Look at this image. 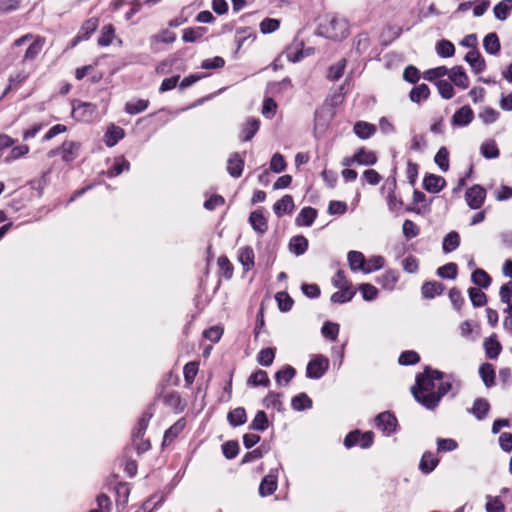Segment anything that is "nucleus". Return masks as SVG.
<instances>
[{"label": "nucleus", "mask_w": 512, "mask_h": 512, "mask_svg": "<svg viewBox=\"0 0 512 512\" xmlns=\"http://www.w3.org/2000/svg\"><path fill=\"white\" fill-rule=\"evenodd\" d=\"M442 372L426 368L424 373L416 378V384L411 388L414 398L428 409L435 408L440 399L451 389V384L441 382Z\"/></svg>", "instance_id": "f257e3e1"}, {"label": "nucleus", "mask_w": 512, "mask_h": 512, "mask_svg": "<svg viewBox=\"0 0 512 512\" xmlns=\"http://www.w3.org/2000/svg\"><path fill=\"white\" fill-rule=\"evenodd\" d=\"M320 33L332 40H342L349 35V25L345 18L331 15L321 23Z\"/></svg>", "instance_id": "f03ea898"}, {"label": "nucleus", "mask_w": 512, "mask_h": 512, "mask_svg": "<svg viewBox=\"0 0 512 512\" xmlns=\"http://www.w3.org/2000/svg\"><path fill=\"white\" fill-rule=\"evenodd\" d=\"M329 367V360L322 356L316 355L307 365L306 375L308 378H321Z\"/></svg>", "instance_id": "7ed1b4c3"}, {"label": "nucleus", "mask_w": 512, "mask_h": 512, "mask_svg": "<svg viewBox=\"0 0 512 512\" xmlns=\"http://www.w3.org/2000/svg\"><path fill=\"white\" fill-rule=\"evenodd\" d=\"M372 433L361 434L359 431L350 432L344 439V445L347 448L359 445L362 448H368L372 444Z\"/></svg>", "instance_id": "20e7f679"}, {"label": "nucleus", "mask_w": 512, "mask_h": 512, "mask_svg": "<svg viewBox=\"0 0 512 512\" xmlns=\"http://www.w3.org/2000/svg\"><path fill=\"white\" fill-rule=\"evenodd\" d=\"M376 426L387 435H390L396 430L397 419L390 412L380 413L376 419Z\"/></svg>", "instance_id": "39448f33"}, {"label": "nucleus", "mask_w": 512, "mask_h": 512, "mask_svg": "<svg viewBox=\"0 0 512 512\" xmlns=\"http://www.w3.org/2000/svg\"><path fill=\"white\" fill-rule=\"evenodd\" d=\"M98 25L99 20L96 17H91L88 20H86L82 24L77 36L74 38L73 45L80 41L88 40L90 36L97 30Z\"/></svg>", "instance_id": "423d86ee"}, {"label": "nucleus", "mask_w": 512, "mask_h": 512, "mask_svg": "<svg viewBox=\"0 0 512 512\" xmlns=\"http://www.w3.org/2000/svg\"><path fill=\"white\" fill-rule=\"evenodd\" d=\"M473 119V110L469 106H462L452 116L451 124L453 126L464 127L469 125Z\"/></svg>", "instance_id": "0eeeda50"}, {"label": "nucleus", "mask_w": 512, "mask_h": 512, "mask_svg": "<svg viewBox=\"0 0 512 512\" xmlns=\"http://www.w3.org/2000/svg\"><path fill=\"white\" fill-rule=\"evenodd\" d=\"M448 77L451 83L460 89L464 90L469 87V78L462 66H455L449 69Z\"/></svg>", "instance_id": "6e6552de"}, {"label": "nucleus", "mask_w": 512, "mask_h": 512, "mask_svg": "<svg viewBox=\"0 0 512 512\" xmlns=\"http://www.w3.org/2000/svg\"><path fill=\"white\" fill-rule=\"evenodd\" d=\"M96 114V106L91 103H80L73 108L72 115L79 121H90Z\"/></svg>", "instance_id": "1a4fd4ad"}, {"label": "nucleus", "mask_w": 512, "mask_h": 512, "mask_svg": "<svg viewBox=\"0 0 512 512\" xmlns=\"http://www.w3.org/2000/svg\"><path fill=\"white\" fill-rule=\"evenodd\" d=\"M61 158L64 162L70 163L74 161L80 150V143L75 141H64L60 147Z\"/></svg>", "instance_id": "9d476101"}, {"label": "nucleus", "mask_w": 512, "mask_h": 512, "mask_svg": "<svg viewBox=\"0 0 512 512\" xmlns=\"http://www.w3.org/2000/svg\"><path fill=\"white\" fill-rule=\"evenodd\" d=\"M465 60L476 74L481 73L486 68L485 60L477 50L469 51L465 56Z\"/></svg>", "instance_id": "9b49d317"}, {"label": "nucleus", "mask_w": 512, "mask_h": 512, "mask_svg": "<svg viewBox=\"0 0 512 512\" xmlns=\"http://www.w3.org/2000/svg\"><path fill=\"white\" fill-rule=\"evenodd\" d=\"M244 167V159L238 154L233 153L227 161V171L233 177H239Z\"/></svg>", "instance_id": "f8f14e48"}, {"label": "nucleus", "mask_w": 512, "mask_h": 512, "mask_svg": "<svg viewBox=\"0 0 512 512\" xmlns=\"http://www.w3.org/2000/svg\"><path fill=\"white\" fill-rule=\"evenodd\" d=\"M259 120L254 118H249L246 120V122L242 125L241 133H240V139L242 141H249L253 138V136L257 133L259 130Z\"/></svg>", "instance_id": "ddd939ff"}, {"label": "nucleus", "mask_w": 512, "mask_h": 512, "mask_svg": "<svg viewBox=\"0 0 512 512\" xmlns=\"http://www.w3.org/2000/svg\"><path fill=\"white\" fill-rule=\"evenodd\" d=\"M445 179L437 175H429L424 178L423 185L428 192H440L445 187Z\"/></svg>", "instance_id": "4468645a"}, {"label": "nucleus", "mask_w": 512, "mask_h": 512, "mask_svg": "<svg viewBox=\"0 0 512 512\" xmlns=\"http://www.w3.org/2000/svg\"><path fill=\"white\" fill-rule=\"evenodd\" d=\"M490 409V405L487 400L483 398L476 399L472 408L468 411L472 413L478 420H482L486 417L488 411Z\"/></svg>", "instance_id": "2eb2a0df"}, {"label": "nucleus", "mask_w": 512, "mask_h": 512, "mask_svg": "<svg viewBox=\"0 0 512 512\" xmlns=\"http://www.w3.org/2000/svg\"><path fill=\"white\" fill-rule=\"evenodd\" d=\"M238 259L246 271L250 270L254 266V251L252 247L245 246L240 248Z\"/></svg>", "instance_id": "dca6fc26"}, {"label": "nucleus", "mask_w": 512, "mask_h": 512, "mask_svg": "<svg viewBox=\"0 0 512 512\" xmlns=\"http://www.w3.org/2000/svg\"><path fill=\"white\" fill-rule=\"evenodd\" d=\"M124 137V130L121 127L112 125L104 135V142L108 147H113Z\"/></svg>", "instance_id": "f3484780"}, {"label": "nucleus", "mask_w": 512, "mask_h": 512, "mask_svg": "<svg viewBox=\"0 0 512 512\" xmlns=\"http://www.w3.org/2000/svg\"><path fill=\"white\" fill-rule=\"evenodd\" d=\"M249 221L253 229L263 234L267 228V220L260 211H254L250 214Z\"/></svg>", "instance_id": "a211bd4d"}, {"label": "nucleus", "mask_w": 512, "mask_h": 512, "mask_svg": "<svg viewBox=\"0 0 512 512\" xmlns=\"http://www.w3.org/2000/svg\"><path fill=\"white\" fill-rule=\"evenodd\" d=\"M483 46L487 53L496 55L500 51V42L496 33H489L483 40Z\"/></svg>", "instance_id": "6ab92c4d"}, {"label": "nucleus", "mask_w": 512, "mask_h": 512, "mask_svg": "<svg viewBox=\"0 0 512 512\" xmlns=\"http://www.w3.org/2000/svg\"><path fill=\"white\" fill-rule=\"evenodd\" d=\"M317 216V211L311 207H306L301 210L296 218V223L299 226H310Z\"/></svg>", "instance_id": "aec40b11"}, {"label": "nucleus", "mask_w": 512, "mask_h": 512, "mask_svg": "<svg viewBox=\"0 0 512 512\" xmlns=\"http://www.w3.org/2000/svg\"><path fill=\"white\" fill-rule=\"evenodd\" d=\"M352 161L361 165H373L377 161V157L373 151L360 149L352 158Z\"/></svg>", "instance_id": "412c9836"}, {"label": "nucleus", "mask_w": 512, "mask_h": 512, "mask_svg": "<svg viewBox=\"0 0 512 512\" xmlns=\"http://www.w3.org/2000/svg\"><path fill=\"white\" fill-rule=\"evenodd\" d=\"M437 464L438 459L431 452H425L421 458L419 468L423 473L428 474L436 468Z\"/></svg>", "instance_id": "4be33fe9"}, {"label": "nucleus", "mask_w": 512, "mask_h": 512, "mask_svg": "<svg viewBox=\"0 0 512 512\" xmlns=\"http://www.w3.org/2000/svg\"><path fill=\"white\" fill-rule=\"evenodd\" d=\"M348 262L351 270H362L364 272L366 260L363 253L359 251H350L348 253Z\"/></svg>", "instance_id": "5701e85b"}, {"label": "nucleus", "mask_w": 512, "mask_h": 512, "mask_svg": "<svg viewBox=\"0 0 512 512\" xmlns=\"http://www.w3.org/2000/svg\"><path fill=\"white\" fill-rule=\"evenodd\" d=\"M185 422L183 419L178 420L168 430H166L163 439V445H169L184 429Z\"/></svg>", "instance_id": "b1692460"}, {"label": "nucleus", "mask_w": 512, "mask_h": 512, "mask_svg": "<svg viewBox=\"0 0 512 512\" xmlns=\"http://www.w3.org/2000/svg\"><path fill=\"white\" fill-rule=\"evenodd\" d=\"M430 89L426 84L415 86L409 94L410 100L415 103H420L429 97Z\"/></svg>", "instance_id": "393cba45"}, {"label": "nucleus", "mask_w": 512, "mask_h": 512, "mask_svg": "<svg viewBox=\"0 0 512 512\" xmlns=\"http://www.w3.org/2000/svg\"><path fill=\"white\" fill-rule=\"evenodd\" d=\"M354 132L358 137L362 139H367L376 132V128L372 124L359 121L354 125Z\"/></svg>", "instance_id": "a878e982"}, {"label": "nucleus", "mask_w": 512, "mask_h": 512, "mask_svg": "<svg viewBox=\"0 0 512 512\" xmlns=\"http://www.w3.org/2000/svg\"><path fill=\"white\" fill-rule=\"evenodd\" d=\"M512 11V0H502L493 9L494 15L498 20H505Z\"/></svg>", "instance_id": "bb28decb"}, {"label": "nucleus", "mask_w": 512, "mask_h": 512, "mask_svg": "<svg viewBox=\"0 0 512 512\" xmlns=\"http://www.w3.org/2000/svg\"><path fill=\"white\" fill-rule=\"evenodd\" d=\"M308 247V241L304 236H295L290 240V251L296 255H302Z\"/></svg>", "instance_id": "cd10ccee"}, {"label": "nucleus", "mask_w": 512, "mask_h": 512, "mask_svg": "<svg viewBox=\"0 0 512 512\" xmlns=\"http://www.w3.org/2000/svg\"><path fill=\"white\" fill-rule=\"evenodd\" d=\"M294 207L293 200L290 195H285L281 200L274 204V211L278 216L291 212Z\"/></svg>", "instance_id": "c85d7f7f"}, {"label": "nucleus", "mask_w": 512, "mask_h": 512, "mask_svg": "<svg viewBox=\"0 0 512 512\" xmlns=\"http://www.w3.org/2000/svg\"><path fill=\"white\" fill-rule=\"evenodd\" d=\"M480 150H481L482 156L487 159H494L499 156V149L494 140H488V141L483 142L480 147Z\"/></svg>", "instance_id": "c756f323"}, {"label": "nucleus", "mask_w": 512, "mask_h": 512, "mask_svg": "<svg viewBox=\"0 0 512 512\" xmlns=\"http://www.w3.org/2000/svg\"><path fill=\"white\" fill-rule=\"evenodd\" d=\"M460 244V236L457 232L451 231L443 240V251L446 253L454 251Z\"/></svg>", "instance_id": "7c9ffc66"}, {"label": "nucleus", "mask_w": 512, "mask_h": 512, "mask_svg": "<svg viewBox=\"0 0 512 512\" xmlns=\"http://www.w3.org/2000/svg\"><path fill=\"white\" fill-rule=\"evenodd\" d=\"M421 290L425 298H433L443 292V286L439 282H426Z\"/></svg>", "instance_id": "2f4dec72"}, {"label": "nucleus", "mask_w": 512, "mask_h": 512, "mask_svg": "<svg viewBox=\"0 0 512 512\" xmlns=\"http://www.w3.org/2000/svg\"><path fill=\"white\" fill-rule=\"evenodd\" d=\"M479 374L486 385V387H491L495 381V371L491 364L485 363L480 366Z\"/></svg>", "instance_id": "473e14b6"}, {"label": "nucleus", "mask_w": 512, "mask_h": 512, "mask_svg": "<svg viewBox=\"0 0 512 512\" xmlns=\"http://www.w3.org/2000/svg\"><path fill=\"white\" fill-rule=\"evenodd\" d=\"M355 295V290L352 287H347L343 289H339V291L335 292L331 296V301L333 303H345L351 301V299Z\"/></svg>", "instance_id": "72a5a7b5"}, {"label": "nucleus", "mask_w": 512, "mask_h": 512, "mask_svg": "<svg viewBox=\"0 0 512 512\" xmlns=\"http://www.w3.org/2000/svg\"><path fill=\"white\" fill-rule=\"evenodd\" d=\"M277 488L276 478L272 475H267L262 480L259 492L262 496L271 495Z\"/></svg>", "instance_id": "f704fd0d"}, {"label": "nucleus", "mask_w": 512, "mask_h": 512, "mask_svg": "<svg viewBox=\"0 0 512 512\" xmlns=\"http://www.w3.org/2000/svg\"><path fill=\"white\" fill-rule=\"evenodd\" d=\"M115 38V29L112 24L103 26L101 35L98 38V44L100 46H109Z\"/></svg>", "instance_id": "c9c22d12"}, {"label": "nucleus", "mask_w": 512, "mask_h": 512, "mask_svg": "<svg viewBox=\"0 0 512 512\" xmlns=\"http://www.w3.org/2000/svg\"><path fill=\"white\" fill-rule=\"evenodd\" d=\"M228 421L233 426H239L246 422V412L242 407L235 408L234 410L228 413Z\"/></svg>", "instance_id": "e433bc0d"}, {"label": "nucleus", "mask_w": 512, "mask_h": 512, "mask_svg": "<svg viewBox=\"0 0 512 512\" xmlns=\"http://www.w3.org/2000/svg\"><path fill=\"white\" fill-rule=\"evenodd\" d=\"M484 348H485L486 355L490 359L497 358L501 351L500 343L493 337H490L484 341Z\"/></svg>", "instance_id": "4c0bfd02"}, {"label": "nucleus", "mask_w": 512, "mask_h": 512, "mask_svg": "<svg viewBox=\"0 0 512 512\" xmlns=\"http://www.w3.org/2000/svg\"><path fill=\"white\" fill-rule=\"evenodd\" d=\"M43 44H44V41L40 38H37L36 40H34L27 48L25 55H24V60L25 61L34 60L41 52V50L43 48Z\"/></svg>", "instance_id": "58836bf2"}, {"label": "nucleus", "mask_w": 512, "mask_h": 512, "mask_svg": "<svg viewBox=\"0 0 512 512\" xmlns=\"http://www.w3.org/2000/svg\"><path fill=\"white\" fill-rule=\"evenodd\" d=\"M399 279L398 272L393 270L386 271L380 278V283L384 289L392 290Z\"/></svg>", "instance_id": "ea45409f"}, {"label": "nucleus", "mask_w": 512, "mask_h": 512, "mask_svg": "<svg viewBox=\"0 0 512 512\" xmlns=\"http://www.w3.org/2000/svg\"><path fill=\"white\" fill-rule=\"evenodd\" d=\"M385 259L380 255L370 257L364 266V273L368 274L384 267Z\"/></svg>", "instance_id": "a19ab883"}, {"label": "nucleus", "mask_w": 512, "mask_h": 512, "mask_svg": "<svg viewBox=\"0 0 512 512\" xmlns=\"http://www.w3.org/2000/svg\"><path fill=\"white\" fill-rule=\"evenodd\" d=\"M471 278L474 284L482 288H487L491 284V277L482 269H476Z\"/></svg>", "instance_id": "79ce46f5"}, {"label": "nucleus", "mask_w": 512, "mask_h": 512, "mask_svg": "<svg viewBox=\"0 0 512 512\" xmlns=\"http://www.w3.org/2000/svg\"><path fill=\"white\" fill-rule=\"evenodd\" d=\"M295 373H296V371L293 367L286 366L276 373V376H275L276 382L279 385H282V384L286 385L292 380Z\"/></svg>", "instance_id": "37998d69"}, {"label": "nucleus", "mask_w": 512, "mask_h": 512, "mask_svg": "<svg viewBox=\"0 0 512 512\" xmlns=\"http://www.w3.org/2000/svg\"><path fill=\"white\" fill-rule=\"evenodd\" d=\"M437 54L441 57H451L455 53V47L452 42L448 40H441L436 45Z\"/></svg>", "instance_id": "c03bdc74"}, {"label": "nucleus", "mask_w": 512, "mask_h": 512, "mask_svg": "<svg viewBox=\"0 0 512 512\" xmlns=\"http://www.w3.org/2000/svg\"><path fill=\"white\" fill-rule=\"evenodd\" d=\"M499 116V112L491 107L484 108L478 115L481 121L486 125L496 122Z\"/></svg>", "instance_id": "a18cd8bd"}, {"label": "nucleus", "mask_w": 512, "mask_h": 512, "mask_svg": "<svg viewBox=\"0 0 512 512\" xmlns=\"http://www.w3.org/2000/svg\"><path fill=\"white\" fill-rule=\"evenodd\" d=\"M437 89L440 93V95L444 99H451L454 96V88L451 84V81L448 80H438L436 81Z\"/></svg>", "instance_id": "49530a36"}, {"label": "nucleus", "mask_w": 512, "mask_h": 512, "mask_svg": "<svg viewBox=\"0 0 512 512\" xmlns=\"http://www.w3.org/2000/svg\"><path fill=\"white\" fill-rule=\"evenodd\" d=\"M345 68L346 60L341 59L336 64L330 66L327 77L333 81L338 80L340 77H342Z\"/></svg>", "instance_id": "de8ad7c7"}, {"label": "nucleus", "mask_w": 512, "mask_h": 512, "mask_svg": "<svg viewBox=\"0 0 512 512\" xmlns=\"http://www.w3.org/2000/svg\"><path fill=\"white\" fill-rule=\"evenodd\" d=\"M449 69L445 66H439L424 72V79L427 81H435L441 77L448 76Z\"/></svg>", "instance_id": "09e8293b"}, {"label": "nucleus", "mask_w": 512, "mask_h": 512, "mask_svg": "<svg viewBox=\"0 0 512 512\" xmlns=\"http://www.w3.org/2000/svg\"><path fill=\"white\" fill-rule=\"evenodd\" d=\"M435 163L442 171L449 169V153L445 147H441L435 155Z\"/></svg>", "instance_id": "8fccbe9b"}, {"label": "nucleus", "mask_w": 512, "mask_h": 512, "mask_svg": "<svg viewBox=\"0 0 512 512\" xmlns=\"http://www.w3.org/2000/svg\"><path fill=\"white\" fill-rule=\"evenodd\" d=\"M358 289L365 301H372L378 295V289L369 283L360 284Z\"/></svg>", "instance_id": "3c124183"}, {"label": "nucleus", "mask_w": 512, "mask_h": 512, "mask_svg": "<svg viewBox=\"0 0 512 512\" xmlns=\"http://www.w3.org/2000/svg\"><path fill=\"white\" fill-rule=\"evenodd\" d=\"M469 297L472 302V304L475 307H481L484 306L487 302V297L484 292H482L478 288H470L469 289Z\"/></svg>", "instance_id": "603ef678"}, {"label": "nucleus", "mask_w": 512, "mask_h": 512, "mask_svg": "<svg viewBox=\"0 0 512 512\" xmlns=\"http://www.w3.org/2000/svg\"><path fill=\"white\" fill-rule=\"evenodd\" d=\"M148 100L139 99L134 102H127L125 105V111L128 114H138L144 111L148 107Z\"/></svg>", "instance_id": "864d4df0"}, {"label": "nucleus", "mask_w": 512, "mask_h": 512, "mask_svg": "<svg viewBox=\"0 0 512 512\" xmlns=\"http://www.w3.org/2000/svg\"><path fill=\"white\" fill-rule=\"evenodd\" d=\"M183 373H184L185 382L188 385H191L194 382L195 377H196V375L198 373V363L197 362H189V363H187L184 366Z\"/></svg>", "instance_id": "5fc2aeb1"}, {"label": "nucleus", "mask_w": 512, "mask_h": 512, "mask_svg": "<svg viewBox=\"0 0 512 512\" xmlns=\"http://www.w3.org/2000/svg\"><path fill=\"white\" fill-rule=\"evenodd\" d=\"M311 405H312V401L304 393H301L292 399V407L298 411L304 410L306 408H310Z\"/></svg>", "instance_id": "6e6d98bb"}, {"label": "nucleus", "mask_w": 512, "mask_h": 512, "mask_svg": "<svg viewBox=\"0 0 512 512\" xmlns=\"http://www.w3.org/2000/svg\"><path fill=\"white\" fill-rule=\"evenodd\" d=\"M268 427V419L264 411H258L255 415L251 428L257 431H264Z\"/></svg>", "instance_id": "4d7b16f0"}, {"label": "nucleus", "mask_w": 512, "mask_h": 512, "mask_svg": "<svg viewBox=\"0 0 512 512\" xmlns=\"http://www.w3.org/2000/svg\"><path fill=\"white\" fill-rule=\"evenodd\" d=\"M248 382L253 384L254 386H267L269 384V378L265 371L258 370L250 375Z\"/></svg>", "instance_id": "13d9d810"}, {"label": "nucleus", "mask_w": 512, "mask_h": 512, "mask_svg": "<svg viewBox=\"0 0 512 512\" xmlns=\"http://www.w3.org/2000/svg\"><path fill=\"white\" fill-rule=\"evenodd\" d=\"M321 331L324 337L335 341L339 333V325L332 322H326Z\"/></svg>", "instance_id": "bf43d9fd"}, {"label": "nucleus", "mask_w": 512, "mask_h": 512, "mask_svg": "<svg viewBox=\"0 0 512 512\" xmlns=\"http://www.w3.org/2000/svg\"><path fill=\"white\" fill-rule=\"evenodd\" d=\"M437 273L442 278L454 279L457 275V265L448 263L438 268Z\"/></svg>", "instance_id": "052dcab7"}, {"label": "nucleus", "mask_w": 512, "mask_h": 512, "mask_svg": "<svg viewBox=\"0 0 512 512\" xmlns=\"http://www.w3.org/2000/svg\"><path fill=\"white\" fill-rule=\"evenodd\" d=\"M204 28L198 27V28H187L183 31V40L185 42H195L200 37H202L204 33Z\"/></svg>", "instance_id": "680f3d73"}, {"label": "nucleus", "mask_w": 512, "mask_h": 512, "mask_svg": "<svg viewBox=\"0 0 512 512\" xmlns=\"http://www.w3.org/2000/svg\"><path fill=\"white\" fill-rule=\"evenodd\" d=\"M29 152V147L27 145H20L13 147L9 153V155L6 157L5 161L7 163H10L12 161H15L19 159L20 157L25 156Z\"/></svg>", "instance_id": "e2e57ef3"}, {"label": "nucleus", "mask_w": 512, "mask_h": 512, "mask_svg": "<svg viewBox=\"0 0 512 512\" xmlns=\"http://www.w3.org/2000/svg\"><path fill=\"white\" fill-rule=\"evenodd\" d=\"M129 162L125 160L124 158L116 159L115 163L111 167V169L108 171L109 176H118L123 171L129 169Z\"/></svg>", "instance_id": "0e129e2a"}, {"label": "nucleus", "mask_w": 512, "mask_h": 512, "mask_svg": "<svg viewBox=\"0 0 512 512\" xmlns=\"http://www.w3.org/2000/svg\"><path fill=\"white\" fill-rule=\"evenodd\" d=\"M487 512H505V506L498 497H487L486 503Z\"/></svg>", "instance_id": "69168bd1"}, {"label": "nucleus", "mask_w": 512, "mask_h": 512, "mask_svg": "<svg viewBox=\"0 0 512 512\" xmlns=\"http://www.w3.org/2000/svg\"><path fill=\"white\" fill-rule=\"evenodd\" d=\"M275 357L274 349L266 348L260 351L258 354V362L262 366H270L273 363Z\"/></svg>", "instance_id": "338daca9"}, {"label": "nucleus", "mask_w": 512, "mask_h": 512, "mask_svg": "<svg viewBox=\"0 0 512 512\" xmlns=\"http://www.w3.org/2000/svg\"><path fill=\"white\" fill-rule=\"evenodd\" d=\"M280 26V22L277 19L266 18L260 23V30L262 33H272L276 31Z\"/></svg>", "instance_id": "774afa93"}]
</instances>
